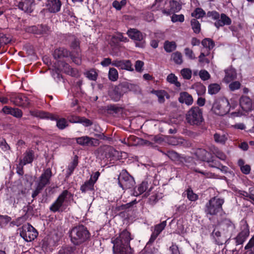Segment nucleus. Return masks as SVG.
Segmentation results:
<instances>
[{"label": "nucleus", "instance_id": "1", "mask_svg": "<svg viewBox=\"0 0 254 254\" xmlns=\"http://www.w3.org/2000/svg\"><path fill=\"white\" fill-rule=\"evenodd\" d=\"M133 239L130 232L124 229L119 233V236L112 239L113 244L114 254H134V250L130 245V242Z\"/></svg>", "mask_w": 254, "mask_h": 254}, {"label": "nucleus", "instance_id": "2", "mask_svg": "<svg viewBox=\"0 0 254 254\" xmlns=\"http://www.w3.org/2000/svg\"><path fill=\"white\" fill-rule=\"evenodd\" d=\"M69 237L74 246H79L90 240L91 233L85 225L78 224L69 230Z\"/></svg>", "mask_w": 254, "mask_h": 254}, {"label": "nucleus", "instance_id": "3", "mask_svg": "<svg viewBox=\"0 0 254 254\" xmlns=\"http://www.w3.org/2000/svg\"><path fill=\"white\" fill-rule=\"evenodd\" d=\"M225 202L224 198L217 196L211 198L205 204L204 212L207 216H217L224 212L222 206Z\"/></svg>", "mask_w": 254, "mask_h": 254}, {"label": "nucleus", "instance_id": "4", "mask_svg": "<svg viewBox=\"0 0 254 254\" xmlns=\"http://www.w3.org/2000/svg\"><path fill=\"white\" fill-rule=\"evenodd\" d=\"M30 114L33 117L39 118L42 119H48L51 121H56V126L60 130H63L68 126L67 121L65 118H59L58 116H55L49 112L43 111L34 110L30 111Z\"/></svg>", "mask_w": 254, "mask_h": 254}, {"label": "nucleus", "instance_id": "5", "mask_svg": "<svg viewBox=\"0 0 254 254\" xmlns=\"http://www.w3.org/2000/svg\"><path fill=\"white\" fill-rule=\"evenodd\" d=\"M197 154H200L201 156H198L200 159L208 163V166L210 167L216 168L222 171H227L228 168L223 166L219 161V160L215 156H209L211 154L206 150L203 149H199L196 152Z\"/></svg>", "mask_w": 254, "mask_h": 254}, {"label": "nucleus", "instance_id": "6", "mask_svg": "<svg viewBox=\"0 0 254 254\" xmlns=\"http://www.w3.org/2000/svg\"><path fill=\"white\" fill-rule=\"evenodd\" d=\"M186 121L192 126H199L203 122L202 111L198 107H192L186 114Z\"/></svg>", "mask_w": 254, "mask_h": 254}, {"label": "nucleus", "instance_id": "7", "mask_svg": "<svg viewBox=\"0 0 254 254\" xmlns=\"http://www.w3.org/2000/svg\"><path fill=\"white\" fill-rule=\"evenodd\" d=\"M230 110V103L226 98H222L216 100L213 104L212 107V110L216 115L222 116L228 114Z\"/></svg>", "mask_w": 254, "mask_h": 254}, {"label": "nucleus", "instance_id": "8", "mask_svg": "<svg viewBox=\"0 0 254 254\" xmlns=\"http://www.w3.org/2000/svg\"><path fill=\"white\" fill-rule=\"evenodd\" d=\"M68 195H71V193L68 190H63L56 200L50 206V210L53 213L57 212H62L64 211L65 207L64 205V203Z\"/></svg>", "mask_w": 254, "mask_h": 254}, {"label": "nucleus", "instance_id": "9", "mask_svg": "<svg viewBox=\"0 0 254 254\" xmlns=\"http://www.w3.org/2000/svg\"><path fill=\"white\" fill-rule=\"evenodd\" d=\"M19 234L25 241L31 242L37 238L38 232L35 228L28 223L23 225L19 229Z\"/></svg>", "mask_w": 254, "mask_h": 254}, {"label": "nucleus", "instance_id": "10", "mask_svg": "<svg viewBox=\"0 0 254 254\" xmlns=\"http://www.w3.org/2000/svg\"><path fill=\"white\" fill-rule=\"evenodd\" d=\"M118 184L123 190L132 188L135 184L134 178L126 170H123L118 178Z\"/></svg>", "mask_w": 254, "mask_h": 254}, {"label": "nucleus", "instance_id": "11", "mask_svg": "<svg viewBox=\"0 0 254 254\" xmlns=\"http://www.w3.org/2000/svg\"><path fill=\"white\" fill-rule=\"evenodd\" d=\"M127 34L132 40L136 41L135 46L139 48H144L145 45L144 40L145 34L136 29H129L127 30Z\"/></svg>", "mask_w": 254, "mask_h": 254}, {"label": "nucleus", "instance_id": "12", "mask_svg": "<svg viewBox=\"0 0 254 254\" xmlns=\"http://www.w3.org/2000/svg\"><path fill=\"white\" fill-rule=\"evenodd\" d=\"M240 230L234 239L236 246L243 245L250 235V227L247 221L241 225Z\"/></svg>", "mask_w": 254, "mask_h": 254}, {"label": "nucleus", "instance_id": "13", "mask_svg": "<svg viewBox=\"0 0 254 254\" xmlns=\"http://www.w3.org/2000/svg\"><path fill=\"white\" fill-rule=\"evenodd\" d=\"M73 139L76 141L77 144L83 147L97 146L99 144L98 139L88 135L75 137Z\"/></svg>", "mask_w": 254, "mask_h": 254}, {"label": "nucleus", "instance_id": "14", "mask_svg": "<svg viewBox=\"0 0 254 254\" xmlns=\"http://www.w3.org/2000/svg\"><path fill=\"white\" fill-rule=\"evenodd\" d=\"M10 100L15 106L26 108L29 106V99L22 93L15 94L11 95Z\"/></svg>", "mask_w": 254, "mask_h": 254}, {"label": "nucleus", "instance_id": "15", "mask_svg": "<svg viewBox=\"0 0 254 254\" xmlns=\"http://www.w3.org/2000/svg\"><path fill=\"white\" fill-rule=\"evenodd\" d=\"M35 5V0H21L18 2L17 6L25 12L31 13Z\"/></svg>", "mask_w": 254, "mask_h": 254}, {"label": "nucleus", "instance_id": "16", "mask_svg": "<svg viewBox=\"0 0 254 254\" xmlns=\"http://www.w3.org/2000/svg\"><path fill=\"white\" fill-rule=\"evenodd\" d=\"M239 103L242 109L246 113L254 109L252 100L247 96H242L240 98Z\"/></svg>", "mask_w": 254, "mask_h": 254}, {"label": "nucleus", "instance_id": "17", "mask_svg": "<svg viewBox=\"0 0 254 254\" xmlns=\"http://www.w3.org/2000/svg\"><path fill=\"white\" fill-rule=\"evenodd\" d=\"M52 173L50 168L46 169L39 178L38 186L43 189L47 185L50 184Z\"/></svg>", "mask_w": 254, "mask_h": 254}, {"label": "nucleus", "instance_id": "18", "mask_svg": "<svg viewBox=\"0 0 254 254\" xmlns=\"http://www.w3.org/2000/svg\"><path fill=\"white\" fill-rule=\"evenodd\" d=\"M112 65L121 69L130 71L133 70L132 64L129 60H114L113 61Z\"/></svg>", "mask_w": 254, "mask_h": 254}, {"label": "nucleus", "instance_id": "19", "mask_svg": "<svg viewBox=\"0 0 254 254\" xmlns=\"http://www.w3.org/2000/svg\"><path fill=\"white\" fill-rule=\"evenodd\" d=\"M62 3L60 0H48L46 5L51 13H57L61 10Z\"/></svg>", "mask_w": 254, "mask_h": 254}, {"label": "nucleus", "instance_id": "20", "mask_svg": "<svg viewBox=\"0 0 254 254\" xmlns=\"http://www.w3.org/2000/svg\"><path fill=\"white\" fill-rule=\"evenodd\" d=\"M33 208L30 205H28L26 207H24L23 211L25 212L24 215L21 217H19L15 220H13L10 222V224L12 225H15L19 226L22 224L25 221H26L29 217L28 212L32 210Z\"/></svg>", "mask_w": 254, "mask_h": 254}, {"label": "nucleus", "instance_id": "21", "mask_svg": "<svg viewBox=\"0 0 254 254\" xmlns=\"http://www.w3.org/2000/svg\"><path fill=\"white\" fill-rule=\"evenodd\" d=\"M70 51L64 47H60L56 49L53 54V57L56 60H60L69 57Z\"/></svg>", "mask_w": 254, "mask_h": 254}, {"label": "nucleus", "instance_id": "22", "mask_svg": "<svg viewBox=\"0 0 254 254\" xmlns=\"http://www.w3.org/2000/svg\"><path fill=\"white\" fill-rule=\"evenodd\" d=\"M34 159V152L32 150H26L23 154V159H20L19 162L26 165L27 164L31 163Z\"/></svg>", "mask_w": 254, "mask_h": 254}, {"label": "nucleus", "instance_id": "23", "mask_svg": "<svg viewBox=\"0 0 254 254\" xmlns=\"http://www.w3.org/2000/svg\"><path fill=\"white\" fill-rule=\"evenodd\" d=\"M69 57L75 64L80 65L81 64L82 55L81 50L70 51Z\"/></svg>", "mask_w": 254, "mask_h": 254}, {"label": "nucleus", "instance_id": "24", "mask_svg": "<svg viewBox=\"0 0 254 254\" xmlns=\"http://www.w3.org/2000/svg\"><path fill=\"white\" fill-rule=\"evenodd\" d=\"M108 94L110 98L115 102L119 101L122 96L120 88L117 86L110 90Z\"/></svg>", "mask_w": 254, "mask_h": 254}, {"label": "nucleus", "instance_id": "25", "mask_svg": "<svg viewBox=\"0 0 254 254\" xmlns=\"http://www.w3.org/2000/svg\"><path fill=\"white\" fill-rule=\"evenodd\" d=\"M225 75L224 78L225 82L228 83L237 77L236 70L233 68L227 69L225 70Z\"/></svg>", "mask_w": 254, "mask_h": 254}, {"label": "nucleus", "instance_id": "26", "mask_svg": "<svg viewBox=\"0 0 254 254\" xmlns=\"http://www.w3.org/2000/svg\"><path fill=\"white\" fill-rule=\"evenodd\" d=\"M129 40L127 37H124L122 33L118 32L113 35L111 39V43L114 45H118L120 42H127Z\"/></svg>", "mask_w": 254, "mask_h": 254}, {"label": "nucleus", "instance_id": "27", "mask_svg": "<svg viewBox=\"0 0 254 254\" xmlns=\"http://www.w3.org/2000/svg\"><path fill=\"white\" fill-rule=\"evenodd\" d=\"M179 101L181 103H185L188 105H191L193 103V98L190 94L186 92L181 93Z\"/></svg>", "mask_w": 254, "mask_h": 254}, {"label": "nucleus", "instance_id": "28", "mask_svg": "<svg viewBox=\"0 0 254 254\" xmlns=\"http://www.w3.org/2000/svg\"><path fill=\"white\" fill-rule=\"evenodd\" d=\"M61 64L65 73L72 76H76L77 75V70L76 69L72 68L68 64L65 62H62Z\"/></svg>", "mask_w": 254, "mask_h": 254}, {"label": "nucleus", "instance_id": "29", "mask_svg": "<svg viewBox=\"0 0 254 254\" xmlns=\"http://www.w3.org/2000/svg\"><path fill=\"white\" fill-rule=\"evenodd\" d=\"M76 248L75 246L66 245L63 246L57 254H75Z\"/></svg>", "mask_w": 254, "mask_h": 254}, {"label": "nucleus", "instance_id": "30", "mask_svg": "<svg viewBox=\"0 0 254 254\" xmlns=\"http://www.w3.org/2000/svg\"><path fill=\"white\" fill-rule=\"evenodd\" d=\"M78 156L76 155L72 161L68 166L67 173H66V177H69L73 172L74 169L78 165Z\"/></svg>", "mask_w": 254, "mask_h": 254}, {"label": "nucleus", "instance_id": "31", "mask_svg": "<svg viewBox=\"0 0 254 254\" xmlns=\"http://www.w3.org/2000/svg\"><path fill=\"white\" fill-rule=\"evenodd\" d=\"M148 183L146 182H142L137 188H134L133 195L138 196L143 193L147 189Z\"/></svg>", "mask_w": 254, "mask_h": 254}, {"label": "nucleus", "instance_id": "32", "mask_svg": "<svg viewBox=\"0 0 254 254\" xmlns=\"http://www.w3.org/2000/svg\"><path fill=\"white\" fill-rule=\"evenodd\" d=\"M106 112L110 115L117 114L122 112L123 108L117 106L116 105L110 104L106 106Z\"/></svg>", "mask_w": 254, "mask_h": 254}, {"label": "nucleus", "instance_id": "33", "mask_svg": "<svg viewBox=\"0 0 254 254\" xmlns=\"http://www.w3.org/2000/svg\"><path fill=\"white\" fill-rule=\"evenodd\" d=\"M94 182H92V179H89L86 181L80 187V190L83 193H85L89 190H94Z\"/></svg>", "mask_w": 254, "mask_h": 254}, {"label": "nucleus", "instance_id": "34", "mask_svg": "<svg viewBox=\"0 0 254 254\" xmlns=\"http://www.w3.org/2000/svg\"><path fill=\"white\" fill-rule=\"evenodd\" d=\"M206 15L205 11L200 7H197L191 13V16L194 17V19L201 18L204 17Z\"/></svg>", "mask_w": 254, "mask_h": 254}, {"label": "nucleus", "instance_id": "35", "mask_svg": "<svg viewBox=\"0 0 254 254\" xmlns=\"http://www.w3.org/2000/svg\"><path fill=\"white\" fill-rule=\"evenodd\" d=\"M214 141L221 144H224L228 139L227 135L225 134H221L219 133H215L213 135Z\"/></svg>", "mask_w": 254, "mask_h": 254}, {"label": "nucleus", "instance_id": "36", "mask_svg": "<svg viewBox=\"0 0 254 254\" xmlns=\"http://www.w3.org/2000/svg\"><path fill=\"white\" fill-rule=\"evenodd\" d=\"M177 44L175 42L166 41L164 44V48L167 53H171L176 49Z\"/></svg>", "mask_w": 254, "mask_h": 254}, {"label": "nucleus", "instance_id": "37", "mask_svg": "<svg viewBox=\"0 0 254 254\" xmlns=\"http://www.w3.org/2000/svg\"><path fill=\"white\" fill-rule=\"evenodd\" d=\"M190 25L193 32L195 34H198L201 31V24L196 19H191L190 20Z\"/></svg>", "mask_w": 254, "mask_h": 254}, {"label": "nucleus", "instance_id": "38", "mask_svg": "<svg viewBox=\"0 0 254 254\" xmlns=\"http://www.w3.org/2000/svg\"><path fill=\"white\" fill-rule=\"evenodd\" d=\"M84 74L85 76L90 80L96 81L97 79L98 73L94 68H91L86 71Z\"/></svg>", "mask_w": 254, "mask_h": 254}, {"label": "nucleus", "instance_id": "39", "mask_svg": "<svg viewBox=\"0 0 254 254\" xmlns=\"http://www.w3.org/2000/svg\"><path fill=\"white\" fill-rule=\"evenodd\" d=\"M201 44L204 47L208 49L209 51L212 49L215 46L214 41L208 38L203 39L201 41Z\"/></svg>", "mask_w": 254, "mask_h": 254}, {"label": "nucleus", "instance_id": "40", "mask_svg": "<svg viewBox=\"0 0 254 254\" xmlns=\"http://www.w3.org/2000/svg\"><path fill=\"white\" fill-rule=\"evenodd\" d=\"M221 89L220 85L217 83H212L208 87V92L211 95L217 94Z\"/></svg>", "mask_w": 254, "mask_h": 254}, {"label": "nucleus", "instance_id": "41", "mask_svg": "<svg viewBox=\"0 0 254 254\" xmlns=\"http://www.w3.org/2000/svg\"><path fill=\"white\" fill-rule=\"evenodd\" d=\"M152 93L156 95L158 98V102L159 103H164L165 101V96L167 94V92L165 90H153Z\"/></svg>", "mask_w": 254, "mask_h": 254}, {"label": "nucleus", "instance_id": "42", "mask_svg": "<svg viewBox=\"0 0 254 254\" xmlns=\"http://www.w3.org/2000/svg\"><path fill=\"white\" fill-rule=\"evenodd\" d=\"M170 10L172 12H178L182 8L181 4L176 0H172L170 1Z\"/></svg>", "mask_w": 254, "mask_h": 254}, {"label": "nucleus", "instance_id": "43", "mask_svg": "<svg viewBox=\"0 0 254 254\" xmlns=\"http://www.w3.org/2000/svg\"><path fill=\"white\" fill-rule=\"evenodd\" d=\"M167 80L168 82L174 84L177 87H180L181 83L178 81V77L173 73L167 76Z\"/></svg>", "mask_w": 254, "mask_h": 254}, {"label": "nucleus", "instance_id": "44", "mask_svg": "<svg viewBox=\"0 0 254 254\" xmlns=\"http://www.w3.org/2000/svg\"><path fill=\"white\" fill-rule=\"evenodd\" d=\"M173 61L177 64H181L183 63V57L181 52L177 51L173 53L171 56Z\"/></svg>", "mask_w": 254, "mask_h": 254}, {"label": "nucleus", "instance_id": "45", "mask_svg": "<svg viewBox=\"0 0 254 254\" xmlns=\"http://www.w3.org/2000/svg\"><path fill=\"white\" fill-rule=\"evenodd\" d=\"M118 76L119 74L117 70L114 67L110 68L108 73L109 79L112 81H115L118 79Z\"/></svg>", "mask_w": 254, "mask_h": 254}, {"label": "nucleus", "instance_id": "46", "mask_svg": "<svg viewBox=\"0 0 254 254\" xmlns=\"http://www.w3.org/2000/svg\"><path fill=\"white\" fill-rule=\"evenodd\" d=\"M187 198L191 201H194L198 199V196L193 192L191 188H189L186 190Z\"/></svg>", "mask_w": 254, "mask_h": 254}, {"label": "nucleus", "instance_id": "47", "mask_svg": "<svg viewBox=\"0 0 254 254\" xmlns=\"http://www.w3.org/2000/svg\"><path fill=\"white\" fill-rule=\"evenodd\" d=\"M80 44V41L77 38H74L70 44V48L72 51L81 50Z\"/></svg>", "mask_w": 254, "mask_h": 254}, {"label": "nucleus", "instance_id": "48", "mask_svg": "<svg viewBox=\"0 0 254 254\" xmlns=\"http://www.w3.org/2000/svg\"><path fill=\"white\" fill-rule=\"evenodd\" d=\"M11 220V218L8 215H0V228L7 225Z\"/></svg>", "mask_w": 254, "mask_h": 254}, {"label": "nucleus", "instance_id": "49", "mask_svg": "<svg viewBox=\"0 0 254 254\" xmlns=\"http://www.w3.org/2000/svg\"><path fill=\"white\" fill-rule=\"evenodd\" d=\"M166 225V221L161 222L160 223L155 225L154 231L159 235L165 229Z\"/></svg>", "mask_w": 254, "mask_h": 254}, {"label": "nucleus", "instance_id": "50", "mask_svg": "<svg viewBox=\"0 0 254 254\" xmlns=\"http://www.w3.org/2000/svg\"><path fill=\"white\" fill-rule=\"evenodd\" d=\"M122 96L129 90V84L127 82H123L117 85Z\"/></svg>", "mask_w": 254, "mask_h": 254}, {"label": "nucleus", "instance_id": "51", "mask_svg": "<svg viewBox=\"0 0 254 254\" xmlns=\"http://www.w3.org/2000/svg\"><path fill=\"white\" fill-rule=\"evenodd\" d=\"M57 140L61 145L63 146H66L71 143V139L69 138L57 136Z\"/></svg>", "mask_w": 254, "mask_h": 254}, {"label": "nucleus", "instance_id": "52", "mask_svg": "<svg viewBox=\"0 0 254 254\" xmlns=\"http://www.w3.org/2000/svg\"><path fill=\"white\" fill-rule=\"evenodd\" d=\"M158 236V234L156 233L154 231L152 232L150 238L145 246V250L146 249H149V247L154 243Z\"/></svg>", "mask_w": 254, "mask_h": 254}, {"label": "nucleus", "instance_id": "53", "mask_svg": "<svg viewBox=\"0 0 254 254\" xmlns=\"http://www.w3.org/2000/svg\"><path fill=\"white\" fill-rule=\"evenodd\" d=\"M181 73L184 79L189 80L191 77V70L189 68H184L182 69Z\"/></svg>", "mask_w": 254, "mask_h": 254}, {"label": "nucleus", "instance_id": "54", "mask_svg": "<svg viewBox=\"0 0 254 254\" xmlns=\"http://www.w3.org/2000/svg\"><path fill=\"white\" fill-rule=\"evenodd\" d=\"M10 42V39L7 37L6 35L0 33V47L6 45Z\"/></svg>", "mask_w": 254, "mask_h": 254}, {"label": "nucleus", "instance_id": "55", "mask_svg": "<svg viewBox=\"0 0 254 254\" xmlns=\"http://www.w3.org/2000/svg\"><path fill=\"white\" fill-rule=\"evenodd\" d=\"M241 83L238 81L231 82L229 85V89L231 91H234L240 88Z\"/></svg>", "mask_w": 254, "mask_h": 254}, {"label": "nucleus", "instance_id": "56", "mask_svg": "<svg viewBox=\"0 0 254 254\" xmlns=\"http://www.w3.org/2000/svg\"><path fill=\"white\" fill-rule=\"evenodd\" d=\"M171 20L174 23L177 22H183L185 20V17L182 14L179 15L174 14L171 17Z\"/></svg>", "mask_w": 254, "mask_h": 254}, {"label": "nucleus", "instance_id": "57", "mask_svg": "<svg viewBox=\"0 0 254 254\" xmlns=\"http://www.w3.org/2000/svg\"><path fill=\"white\" fill-rule=\"evenodd\" d=\"M220 19L222 22V24L224 25H229L231 24L232 21L230 17H229L226 14L222 13L220 15Z\"/></svg>", "mask_w": 254, "mask_h": 254}, {"label": "nucleus", "instance_id": "58", "mask_svg": "<svg viewBox=\"0 0 254 254\" xmlns=\"http://www.w3.org/2000/svg\"><path fill=\"white\" fill-rule=\"evenodd\" d=\"M10 115L17 118H20L22 116L23 113L19 109L12 108Z\"/></svg>", "mask_w": 254, "mask_h": 254}, {"label": "nucleus", "instance_id": "59", "mask_svg": "<svg viewBox=\"0 0 254 254\" xmlns=\"http://www.w3.org/2000/svg\"><path fill=\"white\" fill-rule=\"evenodd\" d=\"M184 52L186 56L190 60H193L195 59V56L193 51L189 48H186L184 50Z\"/></svg>", "mask_w": 254, "mask_h": 254}, {"label": "nucleus", "instance_id": "60", "mask_svg": "<svg viewBox=\"0 0 254 254\" xmlns=\"http://www.w3.org/2000/svg\"><path fill=\"white\" fill-rule=\"evenodd\" d=\"M79 123L82 124L85 127H88L93 125L92 121L85 117H81Z\"/></svg>", "mask_w": 254, "mask_h": 254}, {"label": "nucleus", "instance_id": "61", "mask_svg": "<svg viewBox=\"0 0 254 254\" xmlns=\"http://www.w3.org/2000/svg\"><path fill=\"white\" fill-rule=\"evenodd\" d=\"M199 75L200 78L204 81L208 80L210 77L208 72L205 70H200Z\"/></svg>", "mask_w": 254, "mask_h": 254}, {"label": "nucleus", "instance_id": "62", "mask_svg": "<svg viewBox=\"0 0 254 254\" xmlns=\"http://www.w3.org/2000/svg\"><path fill=\"white\" fill-rule=\"evenodd\" d=\"M207 16L211 17L212 19L215 20L220 18V14L219 12L216 11H208L207 13Z\"/></svg>", "mask_w": 254, "mask_h": 254}, {"label": "nucleus", "instance_id": "63", "mask_svg": "<svg viewBox=\"0 0 254 254\" xmlns=\"http://www.w3.org/2000/svg\"><path fill=\"white\" fill-rule=\"evenodd\" d=\"M80 118L79 116L71 115L67 117V120L71 123H79Z\"/></svg>", "mask_w": 254, "mask_h": 254}, {"label": "nucleus", "instance_id": "64", "mask_svg": "<svg viewBox=\"0 0 254 254\" xmlns=\"http://www.w3.org/2000/svg\"><path fill=\"white\" fill-rule=\"evenodd\" d=\"M159 199L160 198L159 197L158 194L155 193L150 196L149 198V201L150 204L154 205L158 201Z\"/></svg>", "mask_w": 254, "mask_h": 254}]
</instances>
